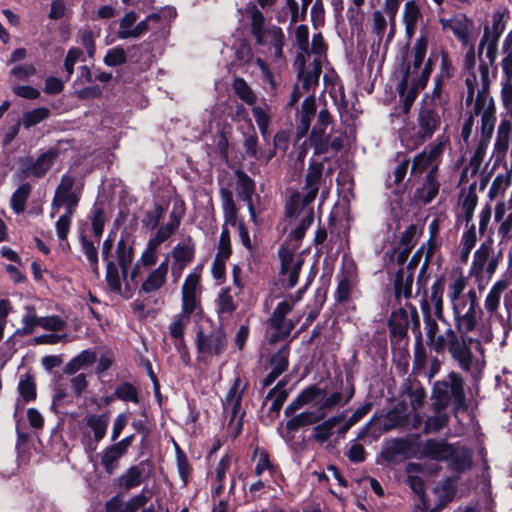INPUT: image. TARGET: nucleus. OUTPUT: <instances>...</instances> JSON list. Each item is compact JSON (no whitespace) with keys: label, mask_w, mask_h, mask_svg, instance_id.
Segmentation results:
<instances>
[{"label":"nucleus","mask_w":512,"mask_h":512,"mask_svg":"<svg viewBox=\"0 0 512 512\" xmlns=\"http://www.w3.org/2000/svg\"><path fill=\"white\" fill-rule=\"evenodd\" d=\"M500 256V252H495L492 240H485L474 253L470 275L477 279H490L498 267Z\"/></svg>","instance_id":"nucleus-8"},{"label":"nucleus","mask_w":512,"mask_h":512,"mask_svg":"<svg viewBox=\"0 0 512 512\" xmlns=\"http://www.w3.org/2000/svg\"><path fill=\"white\" fill-rule=\"evenodd\" d=\"M245 388L240 378L237 377L222 401L224 413L226 417L229 418L228 425L231 430L234 431L235 435L240 433L243 426V416L245 412L241 407V403Z\"/></svg>","instance_id":"nucleus-9"},{"label":"nucleus","mask_w":512,"mask_h":512,"mask_svg":"<svg viewBox=\"0 0 512 512\" xmlns=\"http://www.w3.org/2000/svg\"><path fill=\"white\" fill-rule=\"evenodd\" d=\"M320 395V389L311 386L305 389L294 401H292L285 409L286 416L293 414L296 410L305 404L313 403Z\"/></svg>","instance_id":"nucleus-37"},{"label":"nucleus","mask_w":512,"mask_h":512,"mask_svg":"<svg viewBox=\"0 0 512 512\" xmlns=\"http://www.w3.org/2000/svg\"><path fill=\"white\" fill-rule=\"evenodd\" d=\"M421 310L423 313L424 330L427 336V344L437 353H443L447 351L451 358L457 362L458 366L467 371V367L461 355L460 346L463 341L457 338V335L453 332L451 325L443 334L437 335L439 330L436 320L431 315V308L426 299L421 301Z\"/></svg>","instance_id":"nucleus-3"},{"label":"nucleus","mask_w":512,"mask_h":512,"mask_svg":"<svg viewBox=\"0 0 512 512\" xmlns=\"http://www.w3.org/2000/svg\"><path fill=\"white\" fill-rule=\"evenodd\" d=\"M126 62V53L121 47L109 49L104 57V63L107 66L115 67Z\"/></svg>","instance_id":"nucleus-64"},{"label":"nucleus","mask_w":512,"mask_h":512,"mask_svg":"<svg viewBox=\"0 0 512 512\" xmlns=\"http://www.w3.org/2000/svg\"><path fill=\"white\" fill-rule=\"evenodd\" d=\"M40 319L36 315L35 309L32 306L25 307V314L22 316V328L18 329L17 332L23 335H29L33 333L36 326H40Z\"/></svg>","instance_id":"nucleus-51"},{"label":"nucleus","mask_w":512,"mask_h":512,"mask_svg":"<svg viewBox=\"0 0 512 512\" xmlns=\"http://www.w3.org/2000/svg\"><path fill=\"white\" fill-rule=\"evenodd\" d=\"M388 22L382 11L376 10L372 13L371 17V31L377 36L380 43L384 37L387 29Z\"/></svg>","instance_id":"nucleus-58"},{"label":"nucleus","mask_w":512,"mask_h":512,"mask_svg":"<svg viewBox=\"0 0 512 512\" xmlns=\"http://www.w3.org/2000/svg\"><path fill=\"white\" fill-rule=\"evenodd\" d=\"M114 395L117 399L124 402H139L138 389L129 382H122L116 386Z\"/></svg>","instance_id":"nucleus-48"},{"label":"nucleus","mask_w":512,"mask_h":512,"mask_svg":"<svg viewBox=\"0 0 512 512\" xmlns=\"http://www.w3.org/2000/svg\"><path fill=\"white\" fill-rule=\"evenodd\" d=\"M453 452V446L445 440L429 439L422 444V453L435 460H448Z\"/></svg>","instance_id":"nucleus-23"},{"label":"nucleus","mask_w":512,"mask_h":512,"mask_svg":"<svg viewBox=\"0 0 512 512\" xmlns=\"http://www.w3.org/2000/svg\"><path fill=\"white\" fill-rule=\"evenodd\" d=\"M324 417L325 411L318 409L317 406H315V409L304 411L290 419L287 422L286 427L288 430H296L299 427L317 423Z\"/></svg>","instance_id":"nucleus-29"},{"label":"nucleus","mask_w":512,"mask_h":512,"mask_svg":"<svg viewBox=\"0 0 512 512\" xmlns=\"http://www.w3.org/2000/svg\"><path fill=\"white\" fill-rule=\"evenodd\" d=\"M155 16L151 15L147 19L140 21L136 24L138 16L135 12L130 11L126 13L119 22V30L117 36L119 39L139 38L144 35L148 30V21Z\"/></svg>","instance_id":"nucleus-15"},{"label":"nucleus","mask_w":512,"mask_h":512,"mask_svg":"<svg viewBox=\"0 0 512 512\" xmlns=\"http://www.w3.org/2000/svg\"><path fill=\"white\" fill-rule=\"evenodd\" d=\"M472 214L470 212L466 213V231L463 233L461 237V250H460V258L463 262H466L469 258L471 250L474 248L477 241L476 228L473 223H471Z\"/></svg>","instance_id":"nucleus-26"},{"label":"nucleus","mask_w":512,"mask_h":512,"mask_svg":"<svg viewBox=\"0 0 512 512\" xmlns=\"http://www.w3.org/2000/svg\"><path fill=\"white\" fill-rule=\"evenodd\" d=\"M288 355H289L288 347L284 346L272 356L270 365H271V370L274 371L275 374L281 375L287 369Z\"/></svg>","instance_id":"nucleus-57"},{"label":"nucleus","mask_w":512,"mask_h":512,"mask_svg":"<svg viewBox=\"0 0 512 512\" xmlns=\"http://www.w3.org/2000/svg\"><path fill=\"white\" fill-rule=\"evenodd\" d=\"M316 112V101L314 95L306 97L302 103L299 122V136L303 137L308 132L312 118Z\"/></svg>","instance_id":"nucleus-30"},{"label":"nucleus","mask_w":512,"mask_h":512,"mask_svg":"<svg viewBox=\"0 0 512 512\" xmlns=\"http://www.w3.org/2000/svg\"><path fill=\"white\" fill-rule=\"evenodd\" d=\"M269 108L267 105L265 107L262 106H253L252 114L257 123L259 131L264 139H267L269 136V124H270V114L268 112Z\"/></svg>","instance_id":"nucleus-47"},{"label":"nucleus","mask_w":512,"mask_h":512,"mask_svg":"<svg viewBox=\"0 0 512 512\" xmlns=\"http://www.w3.org/2000/svg\"><path fill=\"white\" fill-rule=\"evenodd\" d=\"M81 248L86 256V259L91 267L92 272L95 275H99L98 267V250L92 241L86 239L84 236L81 237Z\"/></svg>","instance_id":"nucleus-50"},{"label":"nucleus","mask_w":512,"mask_h":512,"mask_svg":"<svg viewBox=\"0 0 512 512\" xmlns=\"http://www.w3.org/2000/svg\"><path fill=\"white\" fill-rule=\"evenodd\" d=\"M407 444L404 440L394 439L387 443L383 451V457L386 461H394L397 457L403 455Z\"/></svg>","instance_id":"nucleus-54"},{"label":"nucleus","mask_w":512,"mask_h":512,"mask_svg":"<svg viewBox=\"0 0 512 512\" xmlns=\"http://www.w3.org/2000/svg\"><path fill=\"white\" fill-rule=\"evenodd\" d=\"M251 33L257 45L266 47L276 59L282 57L285 35L280 27L266 23L264 14L258 9L251 13Z\"/></svg>","instance_id":"nucleus-6"},{"label":"nucleus","mask_w":512,"mask_h":512,"mask_svg":"<svg viewBox=\"0 0 512 512\" xmlns=\"http://www.w3.org/2000/svg\"><path fill=\"white\" fill-rule=\"evenodd\" d=\"M226 348V335L221 329H213L208 333L197 332V350L202 359L218 356Z\"/></svg>","instance_id":"nucleus-13"},{"label":"nucleus","mask_w":512,"mask_h":512,"mask_svg":"<svg viewBox=\"0 0 512 512\" xmlns=\"http://www.w3.org/2000/svg\"><path fill=\"white\" fill-rule=\"evenodd\" d=\"M448 415L444 412H439L436 415L430 416L425 422V432L435 433L444 428L448 423Z\"/></svg>","instance_id":"nucleus-61"},{"label":"nucleus","mask_w":512,"mask_h":512,"mask_svg":"<svg viewBox=\"0 0 512 512\" xmlns=\"http://www.w3.org/2000/svg\"><path fill=\"white\" fill-rule=\"evenodd\" d=\"M420 19H422L420 6L414 0L407 1L403 7L402 20L408 39H411L416 33L417 24Z\"/></svg>","instance_id":"nucleus-21"},{"label":"nucleus","mask_w":512,"mask_h":512,"mask_svg":"<svg viewBox=\"0 0 512 512\" xmlns=\"http://www.w3.org/2000/svg\"><path fill=\"white\" fill-rule=\"evenodd\" d=\"M180 224V220L174 214L171 215V219L168 223L159 227L156 235L151 238L149 241L155 243L160 246L165 240H167L173 232L178 228Z\"/></svg>","instance_id":"nucleus-49"},{"label":"nucleus","mask_w":512,"mask_h":512,"mask_svg":"<svg viewBox=\"0 0 512 512\" xmlns=\"http://www.w3.org/2000/svg\"><path fill=\"white\" fill-rule=\"evenodd\" d=\"M278 253L281 262L280 272L282 275H288V285L292 288L298 283L303 258L286 247H281Z\"/></svg>","instance_id":"nucleus-14"},{"label":"nucleus","mask_w":512,"mask_h":512,"mask_svg":"<svg viewBox=\"0 0 512 512\" xmlns=\"http://www.w3.org/2000/svg\"><path fill=\"white\" fill-rule=\"evenodd\" d=\"M116 255L122 274L126 276L127 269L133 260V248L125 239L121 238L116 247Z\"/></svg>","instance_id":"nucleus-44"},{"label":"nucleus","mask_w":512,"mask_h":512,"mask_svg":"<svg viewBox=\"0 0 512 512\" xmlns=\"http://www.w3.org/2000/svg\"><path fill=\"white\" fill-rule=\"evenodd\" d=\"M310 144L314 148L315 154H324L328 151L329 135L311 131Z\"/></svg>","instance_id":"nucleus-62"},{"label":"nucleus","mask_w":512,"mask_h":512,"mask_svg":"<svg viewBox=\"0 0 512 512\" xmlns=\"http://www.w3.org/2000/svg\"><path fill=\"white\" fill-rule=\"evenodd\" d=\"M341 392H334L331 394H327L320 389V395L313 402L314 406H317L318 409L325 411L327 413L328 409H331L338 405L342 400Z\"/></svg>","instance_id":"nucleus-53"},{"label":"nucleus","mask_w":512,"mask_h":512,"mask_svg":"<svg viewBox=\"0 0 512 512\" xmlns=\"http://www.w3.org/2000/svg\"><path fill=\"white\" fill-rule=\"evenodd\" d=\"M441 124V117L437 111L423 108L418 115L417 137L420 142L432 137Z\"/></svg>","instance_id":"nucleus-17"},{"label":"nucleus","mask_w":512,"mask_h":512,"mask_svg":"<svg viewBox=\"0 0 512 512\" xmlns=\"http://www.w3.org/2000/svg\"><path fill=\"white\" fill-rule=\"evenodd\" d=\"M467 280L463 276L454 279L448 286L447 298L452 310L454 327L453 332L459 340L463 341L461 355L467 367V372L473 367H479V361L474 351L483 356V342L493 339L496 324L506 336L504 317L498 312L503 293L508 288L506 280H499L493 284L486 295L484 308L488 314L486 322L482 320V311L478 306L475 289L466 292Z\"/></svg>","instance_id":"nucleus-1"},{"label":"nucleus","mask_w":512,"mask_h":512,"mask_svg":"<svg viewBox=\"0 0 512 512\" xmlns=\"http://www.w3.org/2000/svg\"><path fill=\"white\" fill-rule=\"evenodd\" d=\"M194 254L195 247L191 237L183 239L172 251L175 265L179 270H183L194 259Z\"/></svg>","instance_id":"nucleus-24"},{"label":"nucleus","mask_w":512,"mask_h":512,"mask_svg":"<svg viewBox=\"0 0 512 512\" xmlns=\"http://www.w3.org/2000/svg\"><path fill=\"white\" fill-rule=\"evenodd\" d=\"M49 114V110L44 107L33 109L23 114L22 124L28 129L45 120Z\"/></svg>","instance_id":"nucleus-55"},{"label":"nucleus","mask_w":512,"mask_h":512,"mask_svg":"<svg viewBox=\"0 0 512 512\" xmlns=\"http://www.w3.org/2000/svg\"><path fill=\"white\" fill-rule=\"evenodd\" d=\"M223 200V211L225 216V222L235 224L236 218V207L233 201V197L230 191L223 189L221 191Z\"/></svg>","instance_id":"nucleus-60"},{"label":"nucleus","mask_w":512,"mask_h":512,"mask_svg":"<svg viewBox=\"0 0 512 512\" xmlns=\"http://www.w3.org/2000/svg\"><path fill=\"white\" fill-rule=\"evenodd\" d=\"M158 247L159 246L155 243L148 241L147 247L142 252L141 257L137 260L131 271L132 280L137 278L140 267L148 268L156 264L158 260Z\"/></svg>","instance_id":"nucleus-31"},{"label":"nucleus","mask_w":512,"mask_h":512,"mask_svg":"<svg viewBox=\"0 0 512 512\" xmlns=\"http://www.w3.org/2000/svg\"><path fill=\"white\" fill-rule=\"evenodd\" d=\"M503 52L505 56L502 59L503 73L507 79L512 78V31L508 33L503 43Z\"/></svg>","instance_id":"nucleus-56"},{"label":"nucleus","mask_w":512,"mask_h":512,"mask_svg":"<svg viewBox=\"0 0 512 512\" xmlns=\"http://www.w3.org/2000/svg\"><path fill=\"white\" fill-rule=\"evenodd\" d=\"M286 383L280 381L273 389H271L266 397V400H271V406L269 411L272 413H278L282 408L284 402L288 397V392L285 389Z\"/></svg>","instance_id":"nucleus-43"},{"label":"nucleus","mask_w":512,"mask_h":512,"mask_svg":"<svg viewBox=\"0 0 512 512\" xmlns=\"http://www.w3.org/2000/svg\"><path fill=\"white\" fill-rule=\"evenodd\" d=\"M232 89L241 101L249 106H254L257 95L243 78H235L232 82Z\"/></svg>","instance_id":"nucleus-38"},{"label":"nucleus","mask_w":512,"mask_h":512,"mask_svg":"<svg viewBox=\"0 0 512 512\" xmlns=\"http://www.w3.org/2000/svg\"><path fill=\"white\" fill-rule=\"evenodd\" d=\"M95 361V352L90 350H84L67 363L64 371L66 374H74L78 370L87 367L88 365L94 363Z\"/></svg>","instance_id":"nucleus-41"},{"label":"nucleus","mask_w":512,"mask_h":512,"mask_svg":"<svg viewBox=\"0 0 512 512\" xmlns=\"http://www.w3.org/2000/svg\"><path fill=\"white\" fill-rule=\"evenodd\" d=\"M106 281L107 285L113 292L121 290V276L118 268L113 261H108L106 265Z\"/></svg>","instance_id":"nucleus-59"},{"label":"nucleus","mask_w":512,"mask_h":512,"mask_svg":"<svg viewBox=\"0 0 512 512\" xmlns=\"http://www.w3.org/2000/svg\"><path fill=\"white\" fill-rule=\"evenodd\" d=\"M338 422L337 418H330L314 428V437L316 440L324 442L332 435V429Z\"/></svg>","instance_id":"nucleus-63"},{"label":"nucleus","mask_w":512,"mask_h":512,"mask_svg":"<svg viewBox=\"0 0 512 512\" xmlns=\"http://www.w3.org/2000/svg\"><path fill=\"white\" fill-rule=\"evenodd\" d=\"M504 29L505 23L503 14L499 12L493 14L491 27H485L483 37L479 43L478 56L481 64L478 69L483 88L488 85L489 66H492L496 60L498 41Z\"/></svg>","instance_id":"nucleus-5"},{"label":"nucleus","mask_w":512,"mask_h":512,"mask_svg":"<svg viewBox=\"0 0 512 512\" xmlns=\"http://www.w3.org/2000/svg\"><path fill=\"white\" fill-rule=\"evenodd\" d=\"M31 186L27 183L20 185L11 197V208L16 214H20L25 210L26 201L30 195Z\"/></svg>","instance_id":"nucleus-46"},{"label":"nucleus","mask_w":512,"mask_h":512,"mask_svg":"<svg viewBox=\"0 0 512 512\" xmlns=\"http://www.w3.org/2000/svg\"><path fill=\"white\" fill-rule=\"evenodd\" d=\"M144 467L141 464L131 466L119 478V485L126 490L138 487L143 482Z\"/></svg>","instance_id":"nucleus-34"},{"label":"nucleus","mask_w":512,"mask_h":512,"mask_svg":"<svg viewBox=\"0 0 512 512\" xmlns=\"http://www.w3.org/2000/svg\"><path fill=\"white\" fill-rule=\"evenodd\" d=\"M126 452L115 443L107 446L101 453V465L109 475L113 474L119 467V460Z\"/></svg>","instance_id":"nucleus-28"},{"label":"nucleus","mask_w":512,"mask_h":512,"mask_svg":"<svg viewBox=\"0 0 512 512\" xmlns=\"http://www.w3.org/2000/svg\"><path fill=\"white\" fill-rule=\"evenodd\" d=\"M217 313L222 317L224 315L230 316L236 309L234 297L231 294L230 288H224L221 290L217 301Z\"/></svg>","instance_id":"nucleus-45"},{"label":"nucleus","mask_w":512,"mask_h":512,"mask_svg":"<svg viewBox=\"0 0 512 512\" xmlns=\"http://www.w3.org/2000/svg\"><path fill=\"white\" fill-rule=\"evenodd\" d=\"M293 304L288 301L280 302L270 318V328L267 337L270 342H277L286 338L294 327L291 320L285 316L292 310Z\"/></svg>","instance_id":"nucleus-12"},{"label":"nucleus","mask_w":512,"mask_h":512,"mask_svg":"<svg viewBox=\"0 0 512 512\" xmlns=\"http://www.w3.org/2000/svg\"><path fill=\"white\" fill-rule=\"evenodd\" d=\"M432 72V60L429 58L419 76L411 78L410 67L406 68L403 79L399 83L398 91L402 101V110L408 113L419 91L423 89Z\"/></svg>","instance_id":"nucleus-7"},{"label":"nucleus","mask_w":512,"mask_h":512,"mask_svg":"<svg viewBox=\"0 0 512 512\" xmlns=\"http://www.w3.org/2000/svg\"><path fill=\"white\" fill-rule=\"evenodd\" d=\"M295 65L298 67V76L302 82L301 86L305 92L318 85L319 77L321 74V65L319 61L314 60L312 68L305 70V56L298 54L296 56Z\"/></svg>","instance_id":"nucleus-19"},{"label":"nucleus","mask_w":512,"mask_h":512,"mask_svg":"<svg viewBox=\"0 0 512 512\" xmlns=\"http://www.w3.org/2000/svg\"><path fill=\"white\" fill-rule=\"evenodd\" d=\"M355 285L356 278L352 271L342 273L335 293L336 300L338 302L348 301Z\"/></svg>","instance_id":"nucleus-35"},{"label":"nucleus","mask_w":512,"mask_h":512,"mask_svg":"<svg viewBox=\"0 0 512 512\" xmlns=\"http://www.w3.org/2000/svg\"><path fill=\"white\" fill-rule=\"evenodd\" d=\"M86 424L93 432L94 440L99 442L106 435L107 427L109 424V415L107 413L88 414L86 416Z\"/></svg>","instance_id":"nucleus-32"},{"label":"nucleus","mask_w":512,"mask_h":512,"mask_svg":"<svg viewBox=\"0 0 512 512\" xmlns=\"http://www.w3.org/2000/svg\"><path fill=\"white\" fill-rule=\"evenodd\" d=\"M169 260L166 257L157 268L152 269L143 279L140 292L153 293L160 290L166 283Z\"/></svg>","instance_id":"nucleus-18"},{"label":"nucleus","mask_w":512,"mask_h":512,"mask_svg":"<svg viewBox=\"0 0 512 512\" xmlns=\"http://www.w3.org/2000/svg\"><path fill=\"white\" fill-rule=\"evenodd\" d=\"M18 389H19V393H20V396L22 397V399H18L17 402H16V410H15V413H14V416L16 417L17 413H18V410L22 407H24V405L35 398L36 396V392H35V385L32 381L30 380H21L20 383H19V386H18Z\"/></svg>","instance_id":"nucleus-52"},{"label":"nucleus","mask_w":512,"mask_h":512,"mask_svg":"<svg viewBox=\"0 0 512 512\" xmlns=\"http://www.w3.org/2000/svg\"><path fill=\"white\" fill-rule=\"evenodd\" d=\"M512 137V121H506L502 119L498 130L494 144V151L497 157L502 158L508 151L510 139Z\"/></svg>","instance_id":"nucleus-27"},{"label":"nucleus","mask_w":512,"mask_h":512,"mask_svg":"<svg viewBox=\"0 0 512 512\" xmlns=\"http://www.w3.org/2000/svg\"><path fill=\"white\" fill-rule=\"evenodd\" d=\"M201 316L193 312H185L184 309H181V312L174 316L168 329L170 336L174 339V345L177 350L181 351L184 347V332L190 321H196Z\"/></svg>","instance_id":"nucleus-16"},{"label":"nucleus","mask_w":512,"mask_h":512,"mask_svg":"<svg viewBox=\"0 0 512 512\" xmlns=\"http://www.w3.org/2000/svg\"><path fill=\"white\" fill-rule=\"evenodd\" d=\"M75 178L64 174L55 190L51 203V218H54L59 209L64 206L66 211H74L80 197V190L74 188Z\"/></svg>","instance_id":"nucleus-10"},{"label":"nucleus","mask_w":512,"mask_h":512,"mask_svg":"<svg viewBox=\"0 0 512 512\" xmlns=\"http://www.w3.org/2000/svg\"><path fill=\"white\" fill-rule=\"evenodd\" d=\"M443 292L444 281L442 278H438L431 286L430 302L434 308L436 318L443 323H447L443 314Z\"/></svg>","instance_id":"nucleus-33"},{"label":"nucleus","mask_w":512,"mask_h":512,"mask_svg":"<svg viewBox=\"0 0 512 512\" xmlns=\"http://www.w3.org/2000/svg\"><path fill=\"white\" fill-rule=\"evenodd\" d=\"M427 47H428V35L427 31L425 29L421 30L420 37L417 39V41L414 44L413 47V65L410 67L411 75L414 73L415 70H418L421 68L423 61L425 59L426 53H427Z\"/></svg>","instance_id":"nucleus-36"},{"label":"nucleus","mask_w":512,"mask_h":512,"mask_svg":"<svg viewBox=\"0 0 512 512\" xmlns=\"http://www.w3.org/2000/svg\"><path fill=\"white\" fill-rule=\"evenodd\" d=\"M200 281L201 275L196 269L184 280L181 289V309H184L185 312H193L202 315V287Z\"/></svg>","instance_id":"nucleus-11"},{"label":"nucleus","mask_w":512,"mask_h":512,"mask_svg":"<svg viewBox=\"0 0 512 512\" xmlns=\"http://www.w3.org/2000/svg\"><path fill=\"white\" fill-rule=\"evenodd\" d=\"M448 460H450L453 470L464 471L471 466V453L467 448L453 447V452Z\"/></svg>","instance_id":"nucleus-39"},{"label":"nucleus","mask_w":512,"mask_h":512,"mask_svg":"<svg viewBox=\"0 0 512 512\" xmlns=\"http://www.w3.org/2000/svg\"><path fill=\"white\" fill-rule=\"evenodd\" d=\"M484 105L483 100L477 97L474 110L475 114H481V142L487 143L490 141L495 126V107L492 101H489L487 107L481 113V106Z\"/></svg>","instance_id":"nucleus-20"},{"label":"nucleus","mask_w":512,"mask_h":512,"mask_svg":"<svg viewBox=\"0 0 512 512\" xmlns=\"http://www.w3.org/2000/svg\"><path fill=\"white\" fill-rule=\"evenodd\" d=\"M322 172V163H311L307 170L303 193H294L286 205L287 214L299 218L298 226L289 234L295 240H300L304 236L305 231L314 220V212L310 204L314 201L319 191Z\"/></svg>","instance_id":"nucleus-2"},{"label":"nucleus","mask_w":512,"mask_h":512,"mask_svg":"<svg viewBox=\"0 0 512 512\" xmlns=\"http://www.w3.org/2000/svg\"><path fill=\"white\" fill-rule=\"evenodd\" d=\"M438 190L439 183L436 180V174H434V169H430L426 176L425 183L423 184L422 188L418 190V197L421 201L429 203L438 194Z\"/></svg>","instance_id":"nucleus-40"},{"label":"nucleus","mask_w":512,"mask_h":512,"mask_svg":"<svg viewBox=\"0 0 512 512\" xmlns=\"http://www.w3.org/2000/svg\"><path fill=\"white\" fill-rule=\"evenodd\" d=\"M57 157L55 151L49 150L40 155L36 161L31 165L29 171L36 177H42L53 165Z\"/></svg>","instance_id":"nucleus-42"},{"label":"nucleus","mask_w":512,"mask_h":512,"mask_svg":"<svg viewBox=\"0 0 512 512\" xmlns=\"http://www.w3.org/2000/svg\"><path fill=\"white\" fill-rule=\"evenodd\" d=\"M431 401L435 411L449 406L454 412L464 410L466 404L463 378L458 373L451 372L446 378L436 381L432 388Z\"/></svg>","instance_id":"nucleus-4"},{"label":"nucleus","mask_w":512,"mask_h":512,"mask_svg":"<svg viewBox=\"0 0 512 512\" xmlns=\"http://www.w3.org/2000/svg\"><path fill=\"white\" fill-rule=\"evenodd\" d=\"M255 193L254 181L244 172H237V194L239 198L246 202L251 218L255 220L256 214L253 207L252 196Z\"/></svg>","instance_id":"nucleus-22"},{"label":"nucleus","mask_w":512,"mask_h":512,"mask_svg":"<svg viewBox=\"0 0 512 512\" xmlns=\"http://www.w3.org/2000/svg\"><path fill=\"white\" fill-rule=\"evenodd\" d=\"M439 23L443 30H450L456 38L465 41L468 36L469 20L465 15H455L451 18H440Z\"/></svg>","instance_id":"nucleus-25"}]
</instances>
